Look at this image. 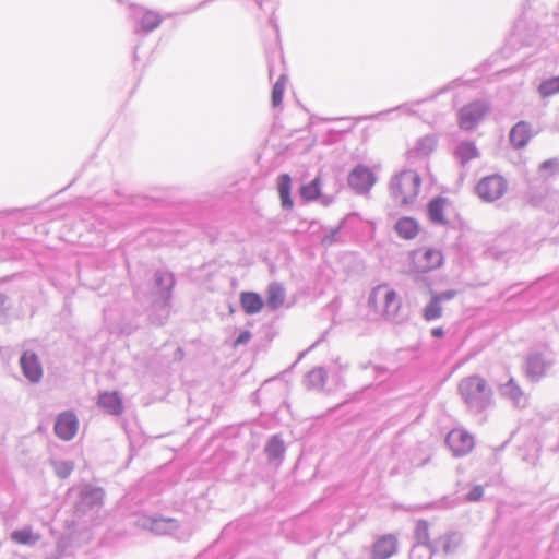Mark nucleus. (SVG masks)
Returning <instances> with one entry per match:
<instances>
[{
	"label": "nucleus",
	"instance_id": "28",
	"mask_svg": "<svg viewBox=\"0 0 559 559\" xmlns=\"http://www.w3.org/2000/svg\"><path fill=\"white\" fill-rule=\"evenodd\" d=\"M264 451L270 462L282 459L285 452L283 440L276 435L272 436L267 441Z\"/></svg>",
	"mask_w": 559,
	"mask_h": 559
},
{
	"label": "nucleus",
	"instance_id": "20",
	"mask_svg": "<svg viewBox=\"0 0 559 559\" xmlns=\"http://www.w3.org/2000/svg\"><path fill=\"white\" fill-rule=\"evenodd\" d=\"M438 143L435 135H425L417 140L413 148L408 151V158H421L433 152Z\"/></svg>",
	"mask_w": 559,
	"mask_h": 559
},
{
	"label": "nucleus",
	"instance_id": "25",
	"mask_svg": "<svg viewBox=\"0 0 559 559\" xmlns=\"http://www.w3.org/2000/svg\"><path fill=\"white\" fill-rule=\"evenodd\" d=\"M396 234L404 239H413L417 236L419 226L412 217L400 218L394 226Z\"/></svg>",
	"mask_w": 559,
	"mask_h": 559
},
{
	"label": "nucleus",
	"instance_id": "21",
	"mask_svg": "<svg viewBox=\"0 0 559 559\" xmlns=\"http://www.w3.org/2000/svg\"><path fill=\"white\" fill-rule=\"evenodd\" d=\"M98 405L110 415L117 416L123 412L122 401L117 392H104L99 394Z\"/></svg>",
	"mask_w": 559,
	"mask_h": 559
},
{
	"label": "nucleus",
	"instance_id": "24",
	"mask_svg": "<svg viewBox=\"0 0 559 559\" xmlns=\"http://www.w3.org/2000/svg\"><path fill=\"white\" fill-rule=\"evenodd\" d=\"M240 304L247 314H255L263 308L261 296L253 292H243L240 295Z\"/></svg>",
	"mask_w": 559,
	"mask_h": 559
},
{
	"label": "nucleus",
	"instance_id": "1",
	"mask_svg": "<svg viewBox=\"0 0 559 559\" xmlns=\"http://www.w3.org/2000/svg\"><path fill=\"white\" fill-rule=\"evenodd\" d=\"M153 281L148 319L152 324L160 326L164 325L169 318L170 300L176 280L171 272L157 270L154 273Z\"/></svg>",
	"mask_w": 559,
	"mask_h": 559
},
{
	"label": "nucleus",
	"instance_id": "32",
	"mask_svg": "<svg viewBox=\"0 0 559 559\" xmlns=\"http://www.w3.org/2000/svg\"><path fill=\"white\" fill-rule=\"evenodd\" d=\"M414 534L417 540L415 545L435 547L433 542H430L429 538V524L426 520L417 521Z\"/></svg>",
	"mask_w": 559,
	"mask_h": 559
},
{
	"label": "nucleus",
	"instance_id": "22",
	"mask_svg": "<svg viewBox=\"0 0 559 559\" xmlns=\"http://www.w3.org/2000/svg\"><path fill=\"white\" fill-rule=\"evenodd\" d=\"M292 178L288 174H282L277 178V190L283 210H292L294 202L290 195Z\"/></svg>",
	"mask_w": 559,
	"mask_h": 559
},
{
	"label": "nucleus",
	"instance_id": "35",
	"mask_svg": "<svg viewBox=\"0 0 559 559\" xmlns=\"http://www.w3.org/2000/svg\"><path fill=\"white\" fill-rule=\"evenodd\" d=\"M538 92L542 97H550L559 93V75L544 80L538 86Z\"/></svg>",
	"mask_w": 559,
	"mask_h": 559
},
{
	"label": "nucleus",
	"instance_id": "46",
	"mask_svg": "<svg viewBox=\"0 0 559 559\" xmlns=\"http://www.w3.org/2000/svg\"><path fill=\"white\" fill-rule=\"evenodd\" d=\"M537 454H532V455H528V456H523V460L526 461L527 463L534 465L537 461Z\"/></svg>",
	"mask_w": 559,
	"mask_h": 559
},
{
	"label": "nucleus",
	"instance_id": "5",
	"mask_svg": "<svg viewBox=\"0 0 559 559\" xmlns=\"http://www.w3.org/2000/svg\"><path fill=\"white\" fill-rule=\"evenodd\" d=\"M555 361V353L548 347L531 350L526 355L522 370L530 382L537 383L548 376Z\"/></svg>",
	"mask_w": 559,
	"mask_h": 559
},
{
	"label": "nucleus",
	"instance_id": "29",
	"mask_svg": "<svg viewBox=\"0 0 559 559\" xmlns=\"http://www.w3.org/2000/svg\"><path fill=\"white\" fill-rule=\"evenodd\" d=\"M442 305L431 295L429 302L423 308V318L428 321H436L442 317Z\"/></svg>",
	"mask_w": 559,
	"mask_h": 559
},
{
	"label": "nucleus",
	"instance_id": "39",
	"mask_svg": "<svg viewBox=\"0 0 559 559\" xmlns=\"http://www.w3.org/2000/svg\"><path fill=\"white\" fill-rule=\"evenodd\" d=\"M539 171L548 173L551 176L557 175L559 173V159L550 158V159L544 160L539 165Z\"/></svg>",
	"mask_w": 559,
	"mask_h": 559
},
{
	"label": "nucleus",
	"instance_id": "11",
	"mask_svg": "<svg viewBox=\"0 0 559 559\" xmlns=\"http://www.w3.org/2000/svg\"><path fill=\"white\" fill-rule=\"evenodd\" d=\"M20 367L23 376L31 383H38L43 378V366L39 357L33 350H24L20 357Z\"/></svg>",
	"mask_w": 559,
	"mask_h": 559
},
{
	"label": "nucleus",
	"instance_id": "23",
	"mask_svg": "<svg viewBox=\"0 0 559 559\" xmlns=\"http://www.w3.org/2000/svg\"><path fill=\"white\" fill-rule=\"evenodd\" d=\"M447 199L443 197H437L433 198L431 201H429L427 205V214L429 219L433 224L438 225H444L447 224V219L444 217V205H445Z\"/></svg>",
	"mask_w": 559,
	"mask_h": 559
},
{
	"label": "nucleus",
	"instance_id": "27",
	"mask_svg": "<svg viewBox=\"0 0 559 559\" xmlns=\"http://www.w3.org/2000/svg\"><path fill=\"white\" fill-rule=\"evenodd\" d=\"M326 379V370L323 367H316L306 374L304 383L308 389L321 390L325 385Z\"/></svg>",
	"mask_w": 559,
	"mask_h": 559
},
{
	"label": "nucleus",
	"instance_id": "19",
	"mask_svg": "<svg viewBox=\"0 0 559 559\" xmlns=\"http://www.w3.org/2000/svg\"><path fill=\"white\" fill-rule=\"evenodd\" d=\"M463 542L462 534L450 532L433 542L435 552L441 549L445 555L454 554Z\"/></svg>",
	"mask_w": 559,
	"mask_h": 559
},
{
	"label": "nucleus",
	"instance_id": "7",
	"mask_svg": "<svg viewBox=\"0 0 559 559\" xmlns=\"http://www.w3.org/2000/svg\"><path fill=\"white\" fill-rule=\"evenodd\" d=\"M443 263V254L433 248H419L411 253V271L428 273L440 267Z\"/></svg>",
	"mask_w": 559,
	"mask_h": 559
},
{
	"label": "nucleus",
	"instance_id": "17",
	"mask_svg": "<svg viewBox=\"0 0 559 559\" xmlns=\"http://www.w3.org/2000/svg\"><path fill=\"white\" fill-rule=\"evenodd\" d=\"M453 156L459 165L462 168H465L471 160L478 158L480 153L476 147L475 142L462 141L456 145Z\"/></svg>",
	"mask_w": 559,
	"mask_h": 559
},
{
	"label": "nucleus",
	"instance_id": "12",
	"mask_svg": "<svg viewBox=\"0 0 559 559\" xmlns=\"http://www.w3.org/2000/svg\"><path fill=\"white\" fill-rule=\"evenodd\" d=\"M376 178L372 171L364 166H356L348 175V185L358 193H366L373 186Z\"/></svg>",
	"mask_w": 559,
	"mask_h": 559
},
{
	"label": "nucleus",
	"instance_id": "2",
	"mask_svg": "<svg viewBox=\"0 0 559 559\" xmlns=\"http://www.w3.org/2000/svg\"><path fill=\"white\" fill-rule=\"evenodd\" d=\"M457 391L467 411L474 415L481 414L493 405V392L480 376L463 378Z\"/></svg>",
	"mask_w": 559,
	"mask_h": 559
},
{
	"label": "nucleus",
	"instance_id": "14",
	"mask_svg": "<svg viewBox=\"0 0 559 559\" xmlns=\"http://www.w3.org/2000/svg\"><path fill=\"white\" fill-rule=\"evenodd\" d=\"M498 390L501 397L508 400L514 407L525 408L528 405V395L523 392L513 378L500 384Z\"/></svg>",
	"mask_w": 559,
	"mask_h": 559
},
{
	"label": "nucleus",
	"instance_id": "44",
	"mask_svg": "<svg viewBox=\"0 0 559 559\" xmlns=\"http://www.w3.org/2000/svg\"><path fill=\"white\" fill-rule=\"evenodd\" d=\"M269 22H270V24L272 25V27L274 28V32H275V34H276V37H278V35H280V28H278V25H277V23H276V19H275V15H274V14H272V15L270 16Z\"/></svg>",
	"mask_w": 559,
	"mask_h": 559
},
{
	"label": "nucleus",
	"instance_id": "30",
	"mask_svg": "<svg viewBox=\"0 0 559 559\" xmlns=\"http://www.w3.org/2000/svg\"><path fill=\"white\" fill-rule=\"evenodd\" d=\"M300 195L306 201H314L321 195V180L319 177L314 178L308 185L300 188Z\"/></svg>",
	"mask_w": 559,
	"mask_h": 559
},
{
	"label": "nucleus",
	"instance_id": "10",
	"mask_svg": "<svg viewBox=\"0 0 559 559\" xmlns=\"http://www.w3.org/2000/svg\"><path fill=\"white\" fill-rule=\"evenodd\" d=\"M445 443L454 456L468 454L475 444L473 436L461 429L451 430L445 438Z\"/></svg>",
	"mask_w": 559,
	"mask_h": 559
},
{
	"label": "nucleus",
	"instance_id": "3",
	"mask_svg": "<svg viewBox=\"0 0 559 559\" xmlns=\"http://www.w3.org/2000/svg\"><path fill=\"white\" fill-rule=\"evenodd\" d=\"M368 306L390 322L400 323L405 319L401 312V300L397 294L388 285H379L372 289Z\"/></svg>",
	"mask_w": 559,
	"mask_h": 559
},
{
	"label": "nucleus",
	"instance_id": "41",
	"mask_svg": "<svg viewBox=\"0 0 559 559\" xmlns=\"http://www.w3.org/2000/svg\"><path fill=\"white\" fill-rule=\"evenodd\" d=\"M484 495V488L480 485L474 486L466 496V500L469 502H476L481 499Z\"/></svg>",
	"mask_w": 559,
	"mask_h": 559
},
{
	"label": "nucleus",
	"instance_id": "43",
	"mask_svg": "<svg viewBox=\"0 0 559 559\" xmlns=\"http://www.w3.org/2000/svg\"><path fill=\"white\" fill-rule=\"evenodd\" d=\"M10 308L9 298L5 294L0 293V313H4Z\"/></svg>",
	"mask_w": 559,
	"mask_h": 559
},
{
	"label": "nucleus",
	"instance_id": "47",
	"mask_svg": "<svg viewBox=\"0 0 559 559\" xmlns=\"http://www.w3.org/2000/svg\"><path fill=\"white\" fill-rule=\"evenodd\" d=\"M404 109H405V106H397L394 110H404ZM392 110H393V109H391V111H392ZM388 112H390V110H389Z\"/></svg>",
	"mask_w": 559,
	"mask_h": 559
},
{
	"label": "nucleus",
	"instance_id": "48",
	"mask_svg": "<svg viewBox=\"0 0 559 559\" xmlns=\"http://www.w3.org/2000/svg\"><path fill=\"white\" fill-rule=\"evenodd\" d=\"M304 356H305V353H300L296 362H298Z\"/></svg>",
	"mask_w": 559,
	"mask_h": 559
},
{
	"label": "nucleus",
	"instance_id": "15",
	"mask_svg": "<svg viewBox=\"0 0 559 559\" xmlns=\"http://www.w3.org/2000/svg\"><path fill=\"white\" fill-rule=\"evenodd\" d=\"M143 525L151 532L158 535L173 534L179 527L176 519L164 516H152L145 519Z\"/></svg>",
	"mask_w": 559,
	"mask_h": 559
},
{
	"label": "nucleus",
	"instance_id": "31",
	"mask_svg": "<svg viewBox=\"0 0 559 559\" xmlns=\"http://www.w3.org/2000/svg\"><path fill=\"white\" fill-rule=\"evenodd\" d=\"M105 492L99 487H90L82 491V502L88 507L100 504Z\"/></svg>",
	"mask_w": 559,
	"mask_h": 559
},
{
	"label": "nucleus",
	"instance_id": "42",
	"mask_svg": "<svg viewBox=\"0 0 559 559\" xmlns=\"http://www.w3.org/2000/svg\"><path fill=\"white\" fill-rule=\"evenodd\" d=\"M251 337H252V334L250 331H248V330L242 331L235 340L234 346L237 347L240 345H245L251 340Z\"/></svg>",
	"mask_w": 559,
	"mask_h": 559
},
{
	"label": "nucleus",
	"instance_id": "34",
	"mask_svg": "<svg viewBox=\"0 0 559 559\" xmlns=\"http://www.w3.org/2000/svg\"><path fill=\"white\" fill-rule=\"evenodd\" d=\"M269 76L272 80L276 72L284 66V58L281 50L267 52Z\"/></svg>",
	"mask_w": 559,
	"mask_h": 559
},
{
	"label": "nucleus",
	"instance_id": "13",
	"mask_svg": "<svg viewBox=\"0 0 559 559\" xmlns=\"http://www.w3.org/2000/svg\"><path fill=\"white\" fill-rule=\"evenodd\" d=\"M79 421L75 414L71 411L62 412L58 415L55 423V433L64 441H70L76 435Z\"/></svg>",
	"mask_w": 559,
	"mask_h": 559
},
{
	"label": "nucleus",
	"instance_id": "45",
	"mask_svg": "<svg viewBox=\"0 0 559 559\" xmlns=\"http://www.w3.org/2000/svg\"><path fill=\"white\" fill-rule=\"evenodd\" d=\"M431 335L433 337H442L444 335V331L442 328H433L431 330Z\"/></svg>",
	"mask_w": 559,
	"mask_h": 559
},
{
	"label": "nucleus",
	"instance_id": "38",
	"mask_svg": "<svg viewBox=\"0 0 559 559\" xmlns=\"http://www.w3.org/2000/svg\"><path fill=\"white\" fill-rule=\"evenodd\" d=\"M52 465L55 473L61 479L69 477L74 468V464L71 461H53Z\"/></svg>",
	"mask_w": 559,
	"mask_h": 559
},
{
	"label": "nucleus",
	"instance_id": "4",
	"mask_svg": "<svg viewBox=\"0 0 559 559\" xmlns=\"http://www.w3.org/2000/svg\"><path fill=\"white\" fill-rule=\"evenodd\" d=\"M420 176L412 169L402 170L392 178L390 188L394 200L401 204L413 203L420 190Z\"/></svg>",
	"mask_w": 559,
	"mask_h": 559
},
{
	"label": "nucleus",
	"instance_id": "49",
	"mask_svg": "<svg viewBox=\"0 0 559 559\" xmlns=\"http://www.w3.org/2000/svg\"><path fill=\"white\" fill-rule=\"evenodd\" d=\"M381 115H383V112H378L377 115L371 116V118H376V117L381 116Z\"/></svg>",
	"mask_w": 559,
	"mask_h": 559
},
{
	"label": "nucleus",
	"instance_id": "9",
	"mask_svg": "<svg viewBox=\"0 0 559 559\" xmlns=\"http://www.w3.org/2000/svg\"><path fill=\"white\" fill-rule=\"evenodd\" d=\"M488 108L484 102L476 100L463 106L459 111V126L462 130H473L485 117Z\"/></svg>",
	"mask_w": 559,
	"mask_h": 559
},
{
	"label": "nucleus",
	"instance_id": "16",
	"mask_svg": "<svg viewBox=\"0 0 559 559\" xmlns=\"http://www.w3.org/2000/svg\"><path fill=\"white\" fill-rule=\"evenodd\" d=\"M532 127L526 121H519L512 127L509 133V141L512 147L520 150L525 147L532 139Z\"/></svg>",
	"mask_w": 559,
	"mask_h": 559
},
{
	"label": "nucleus",
	"instance_id": "26",
	"mask_svg": "<svg viewBox=\"0 0 559 559\" xmlns=\"http://www.w3.org/2000/svg\"><path fill=\"white\" fill-rule=\"evenodd\" d=\"M285 300V289L282 284L273 282L269 285L266 292V306L272 309H278Z\"/></svg>",
	"mask_w": 559,
	"mask_h": 559
},
{
	"label": "nucleus",
	"instance_id": "18",
	"mask_svg": "<svg viewBox=\"0 0 559 559\" xmlns=\"http://www.w3.org/2000/svg\"><path fill=\"white\" fill-rule=\"evenodd\" d=\"M397 540L393 535H384L376 540L372 548V559H388L395 554Z\"/></svg>",
	"mask_w": 559,
	"mask_h": 559
},
{
	"label": "nucleus",
	"instance_id": "36",
	"mask_svg": "<svg viewBox=\"0 0 559 559\" xmlns=\"http://www.w3.org/2000/svg\"><path fill=\"white\" fill-rule=\"evenodd\" d=\"M11 539L22 545H32L35 544L37 540V538L33 537V533L29 528H23L12 532Z\"/></svg>",
	"mask_w": 559,
	"mask_h": 559
},
{
	"label": "nucleus",
	"instance_id": "37",
	"mask_svg": "<svg viewBox=\"0 0 559 559\" xmlns=\"http://www.w3.org/2000/svg\"><path fill=\"white\" fill-rule=\"evenodd\" d=\"M433 554L435 547L414 545L409 551V559H431Z\"/></svg>",
	"mask_w": 559,
	"mask_h": 559
},
{
	"label": "nucleus",
	"instance_id": "6",
	"mask_svg": "<svg viewBox=\"0 0 559 559\" xmlns=\"http://www.w3.org/2000/svg\"><path fill=\"white\" fill-rule=\"evenodd\" d=\"M476 194L484 202H495L501 199L508 190V181L499 174L483 177L475 187Z\"/></svg>",
	"mask_w": 559,
	"mask_h": 559
},
{
	"label": "nucleus",
	"instance_id": "8",
	"mask_svg": "<svg viewBox=\"0 0 559 559\" xmlns=\"http://www.w3.org/2000/svg\"><path fill=\"white\" fill-rule=\"evenodd\" d=\"M130 8L131 17L136 24V26L134 27L135 34L151 33L160 25L162 17L158 13L133 4L130 5Z\"/></svg>",
	"mask_w": 559,
	"mask_h": 559
},
{
	"label": "nucleus",
	"instance_id": "33",
	"mask_svg": "<svg viewBox=\"0 0 559 559\" xmlns=\"http://www.w3.org/2000/svg\"><path fill=\"white\" fill-rule=\"evenodd\" d=\"M286 82H287L286 73L281 72L280 76H278L277 81L275 82L273 90H272V105L274 107L282 104Z\"/></svg>",
	"mask_w": 559,
	"mask_h": 559
},
{
	"label": "nucleus",
	"instance_id": "40",
	"mask_svg": "<svg viewBox=\"0 0 559 559\" xmlns=\"http://www.w3.org/2000/svg\"><path fill=\"white\" fill-rule=\"evenodd\" d=\"M457 295V290L455 289H448L441 293H432V296H435L436 299L442 305L444 301L452 300Z\"/></svg>",
	"mask_w": 559,
	"mask_h": 559
}]
</instances>
